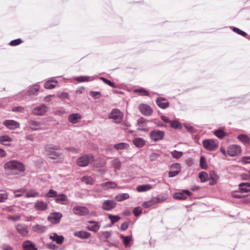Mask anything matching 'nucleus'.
I'll return each mask as SVG.
<instances>
[{"instance_id": "f257e3e1", "label": "nucleus", "mask_w": 250, "mask_h": 250, "mask_svg": "<svg viewBox=\"0 0 250 250\" xmlns=\"http://www.w3.org/2000/svg\"><path fill=\"white\" fill-rule=\"evenodd\" d=\"M4 168L6 170L23 172L25 170L24 165L16 160H11L6 163Z\"/></svg>"}, {"instance_id": "f03ea898", "label": "nucleus", "mask_w": 250, "mask_h": 250, "mask_svg": "<svg viewBox=\"0 0 250 250\" xmlns=\"http://www.w3.org/2000/svg\"><path fill=\"white\" fill-rule=\"evenodd\" d=\"M204 148L207 151H213L217 149L219 142L216 139H205L202 142Z\"/></svg>"}, {"instance_id": "7ed1b4c3", "label": "nucleus", "mask_w": 250, "mask_h": 250, "mask_svg": "<svg viewBox=\"0 0 250 250\" xmlns=\"http://www.w3.org/2000/svg\"><path fill=\"white\" fill-rule=\"evenodd\" d=\"M94 158L91 154H84L79 157L77 160V165L81 167L87 166L94 161Z\"/></svg>"}, {"instance_id": "20e7f679", "label": "nucleus", "mask_w": 250, "mask_h": 250, "mask_svg": "<svg viewBox=\"0 0 250 250\" xmlns=\"http://www.w3.org/2000/svg\"><path fill=\"white\" fill-rule=\"evenodd\" d=\"M108 117L116 124L122 123L123 119V114L118 109H113L109 114Z\"/></svg>"}, {"instance_id": "39448f33", "label": "nucleus", "mask_w": 250, "mask_h": 250, "mask_svg": "<svg viewBox=\"0 0 250 250\" xmlns=\"http://www.w3.org/2000/svg\"><path fill=\"white\" fill-rule=\"evenodd\" d=\"M45 152L52 159L58 158L61 155V152L59 151L58 148L56 146L54 147L51 146H47L45 147Z\"/></svg>"}, {"instance_id": "423d86ee", "label": "nucleus", "mask_w": 250, "mask_h": 250, "mask_svg": "<svg viewBox=\"0 0 250 250\" xmlns=\"http://www.w3.org/2000/svg\"><path fill=\"white\" fill-rule=\"evenodd\" d=\"M241 147L237 145H232L229 146L227 149L228 154L231 156H236L241 152Z\"/></svg>"}, {"instance_id": "0eeeda50", "label": "nucleus", "mask_w": 250, "mask_h": 250, "mask_svg": "<svg viewBox=\"0 0 250 250\" xmlns=\"http://www.w3.org/2000/svg\"><path fill=\"white\" fill-rule=\"evenodd\" d=\"M62 215L59 212H54L50 213L47 217V220L53 224H57L60 223Z\"/></svg>"}, {"instance_id": "6e6552de", "label": "nucleus", "mask_w": 250, "mask_h": 250, "mask_svg": "<svg viewBox=\"0 0 250 250\" xmlns=\"http://www.w3.org/2000/svg\"><path fill=\"white\" fill-rule=\"evenodd\" d=\"M48 108L44 104L37 106L33 108L32 113L37 116H42L48 111Z\"/></svg>"}, {"instance_id": "1a4fd4ad", "label": "nucleus", "mask_w": 250, "mask_h": 250, "mask_svg": "<svg viewBox=\"0 0 250 250\" xmlns=\"http://www.w3.org/2000/svg\"><path fill=\"white\" fill-rule=\"evenodd\" d=\"M166 198H154L149 201L143 203L142 204V206L143 208H147L151 207V206L155 204L163 202L164 201L166 200Z\"/></svg>"}, {"instance_id": "9d476101", "label": "nucleus", "mask_w": 250, "mask_h": 250, "mask_svg": "<svg viewBox=\"0 0 250 250\" xmlns=\"http://www.w3.org/2000/svg\"><path fill=\"white\" fill-rule=\"evenodd\" d=\"M164 136V132L159 130H154L150 132V137L154 141H157L162 140Z\"/></svg>"}, {"instance_id": "9b49d317", "label": "nucleus", "mask_w": 250, "mask_h": 250, "mask_svg": "<svg viewBox=\"0 0 250 250\" xmlns=\"http://www.w3.org/2000/svg\"><path fill=\"white\" fill-rule=\"evenodd\" d=\"M116 206V203L113 200L104 201L102 205V208L106 211L111 210Z\"/></svg>"}, {"instance_id": "f8f14e48", "label": "nucleus", "mask_w": 250, "mask_h": 250, "mask_svg": "<svg viewBox=\"0 0 250 250\" xmlns=\"http://www.w3.org/2000/svg\"><path fill=\"white\" fill-rule=\"evenodd\" d=\"M73 211L74 213L79 215H86L89 213V210L84 207L76 206L73 208Z\"/></svg>"}, {"instance_id": "ddd939ff", "label": "nucleus", "mask_w": 250, "mask_h": 250, "mask_svg": "<svg viewBox=\"0 0 250 250\" xmlns=\"http://www.w3.org/2000/svg\"><path fill=\"white\" fill-rule=\"evenodd\" d=\"M191 193L188 190H184L181 192L175 193L173 195V197L177 200H185L188 197L190 196Z\"/></svg>"}, {"instance_id": "4468645a", "label": "nucleus", "mask_w": 250, "mask_h": 250, "mask_svg": "<svg viewBox=\"0 0 250 250\" xmlns=\"http://www.w3.org/2000/svg\"><path fill=\"white\" fill-rule=\"evenodd\" d=\"M101 224L100 222L94 221H90L87 222V228L90 231L97 232L99 230Z\"/></svg>"}, {"instance_id": "2eb2a0df", "label": "nucleus", "mask_w": 250, "mask_h": 250, "mask_svg": "<svg viewBox=\"0 0 250 250\" xmlns=\"http://www.w3.org/2000/svg\"><path fill=\"white\" fill-rule=\"evenodd\" d=\"M3 125L10 129H15L20 127V124L13 120H5L3 123Z\"/></svg>"}, {"instance_id": "dca6fc26", "label": "nucleus", "mask_w": 250, "mask_h": 250, "mask_svg": "<svg viewBox=\"0 0 250 250\" xmlns=\"http://www.w3.org/2000/svg\"><path fill=\"white\" fill-rule=\"evenodd\" d=\"M15 228L17 232L22 236H26L28 233V227L24 224H18Z\"/></svg>"}, {"instance_id": "f3484780", "label": "nucleus", "mask_w": 250, "mask_h": 250, "mask_svg": "<svg viewBox=\"0 0 250 250\" xmlns=\"http://www.w3.org/2000/svg\"><path fill=\"white\" fill-rule=\"evenodd\" d=\"M139 110L141 113L145 116H150L152 113L151 108L146 104H142L139 106Z\"/></svg>"}, {"instance_id": "a211bd4d", "label": "nucleus", "mask_w": 250, "mask_h": 250, "mask_svg": "<svg viewBox=\"0 0 250 250\" xmlns=\"http://www.w3.org/2000/svg\"><path fill=\"white\" fill-rule=\"evenodd\" d=\"M49 238L58 244H62L64 241V238L62 235H58L56 233H53L49 236Z\"/></svg>"}, {"instance_id": "6ab92c4d", "label": "nucleus", "mask_w": 250, "mask_h": 250, "mask_svg": "<svg viewBox=\"0 0 250 250\" xmlns=\"http://www.w3.org/2000/svg\"><path fill=\"white\" fill-rule=\"evenodd\" d=\"M47 227L41 224H36L32 226V230L37 233H43L47 230Z\"/></svg>"}, {"instance_id": "aec40b11", "label": "nucleus", "mask_w": 250, "mask_h": 250, "mask_svg": "<svg viewBox=\"0 0 250 250\" xmlns=\"http://www.w3.org/2000/svg\"><path fill=\"white\" fill-rule=\"evenodd\" d=\"M96 78V76L89 77L87 76H81L79 77H74L73 79L79 83H83L92 81L95 80Z\"/></svg>"}, {"instance_id": "412c9836", "label": "nucleus", "mask_w": 250, "mask_h": 250, "mask_svg": "<svg viewBox=\"0 0 250 250\" xmlns=\"http://www.w3.org/2000/svg\"><path fill=\"white\" fill-rule=\"evenodd\" d=\"M22 246L24 250H38L35 244L29 240L24 242Z\"/></svg>"}, {"instance_id": "4be33fe9", "label": "nucleus", "mask_w": 250, "mask_h": 250, "mask_svg": "<svg viewBox=\"0 0 250 250\" xmlns=\"http://www.w3.org/2000/svg\"><path fill=\"white\" fill-rule=\"evenodd\" d=\"M239 192L243 193L250 191V183L243 182L239 184Z\"/></svg>"}, {"instance_id": "5701e85b", "label": "nucleus", "mask_w": 250, "mask_h": 250, "mask_svg": "<svg viewBox=\"0 0 250 250\" xmlns=\"http://www.w3.org/2000/svg\"><path fill=\"white\" fill-rule=\"evenodd\" d=\"M82 116L79 113H72L68 117V121L72 124H76L79 122Z\"/></svg>"}, {"instance_id": "b1692460", "label": "nucleus", "mask_w": 250, "mask_h": 250, "mask_svg": "<svg viewBox=\"0 0 250 250\" xmlns=\"http://www.w3.org/2000/svg\"><path fill=\"white\" fill-rule=\"evenodd\" d=\"M48 208V204L45 202L42 201L37 202L35 205V209L40 211L46 210Z\"/></svg>"}, {"instance_id": "393cba45", "label": "nucleus", "mask_w": 250, "mask_h": 250, "mask_svg": "<svg viewBox=\"0 0 250 250\" xmlns=\"http://www.w3.org/2000/svg\"><path fill=\"white\" fill-rule=\"evenodd\" d=\"M156 103L159 107L162 109H165L168 106L169 103L165 99L159 98L156 100Z\"/></svg>"}, {"instance_id": "a878e982", "label": "nucleus", "mask_w": 250, "mask_h": 250, "mask_svg": "<svg viewBox=\"0 0 250 250\" xmlns=\"http://www.w3.org/2000/svg\"><path fill=\"white\" fill-rule=\"evenodd\" d=\"M58 83V82L54 79H51L48 81H47L44 85V87L45 88L47 89H51L56 87V83Z\"/></svg>"}, {"instance_id": "bb28decb", "label": "nucleus", "mask_w": 250, "mask_h": 250, "mask_svg": "<svg viewBox=\"0 0 250 250\" xmlns=\"http://www.w3.org/2000/svg\"><path fill=\"white\" fill-rule=\"evenodd\" d=\"M55 200L57 203L64 205L66 204L68 201L67 196L63 194L57 195Z\"/></svg>"}, {"instance_id": "cd10ccee", "label": "nucleus", "mask_w": 250, "mask_h": 250, "mask_svg": "<svg viewBox=\"0 0 250 250\" xmlns=\"http://www.w3.org/2000/svg\"><path fill=\"white\" fill-rule=\"evenodd\" d=\"M219 179V176L217 174L213 171H212L209 173V180L210 185H215Z\"/></svg>"}, {"instance_id": "c85d7f7f", "label": "nucleus", "mask_w": 250, "mask_h": 250, "mask_svg": "<svg viewBox=\"0 0 250 250\" xmlns=\"http://www.w3.org/2000/svg\"><path fill=\"white\" fill-rule=\"evenodd\" d=\"M117 184L114 182L109 181L104 182L100 185V186L104 189L107 190L110 188H115L117 187Z\"/></svg>"}, {"instance_id": "c756f323", "label": "nucleus", "mask_w": 250, "mask_h": 250, "mask_svg": "<svg viewBox=\"0 0 250 250\" xmlns=\"http://www.w3.org/2000/svg\"><path fill=\"white\" fill-rule=\"evenodd\" d=\"M28 123L30 128L34 131L39 130L41 125V123L34 120L29 121Z\"/></svg>"}, {"instance_id": "7c9ffc66", "label": "nucleus", "mask_w": 250, "mask_h": 250, "mask_svg": "<svg viewBox=\"0 0 250 250\" xmlns=\"http://www.w3.org/2000/svg\"><path fill=\"white\" fill-rule=\"evenodd\" d=\"M152 188V186L149 184H145L138 186L136 189L138 192H145L150 190Z\"/></svg>"}, {"instance_id": "2f4dec72", "label": "nucleus", "mask_w": 250, "mask_h": 250, "mask_svg": "<svg viewBox=\"0 0 250 250\" xmlns=\"http://www.w3.org/2000/svg\"><path fill=\"white\" fill-rule=\"evenodd\" d=\"M133 142L135 146L138 147L143 146L146 143V141L142 138H135L134 139Z\"/></svg>"}, {"instance_id": "473e14b6", "label": "nucleus", "mask_w": 250, "mask_h": 250, "mask_svg": "<svg viewBox=\"0 0 250 250\" xmlns=\"http://www.w3.org/2000/svg\"><path fill=\"white\" fill-rule=\"evenodd\" d=\"M90 235V233L84 231H80L75 233V236L83 239H86L89 237Z\"/></svg>"}, {"instance_id": "72a5a7b5", "label": "nucleus", "mask_w": 250, "mask_h": 250, "mask_svg": "<svg viewBox=\"0 0 250 250\" xmlns=\"http://www.w3.org/2000/svg\"><path fill=\"white\" fill-rule=\"evenodd\" d=\"M129 198V195L126 193H120L115 197V199L118 201L121 202L123 200L127 199Z\"/></svg>"}, {"instance_id": "f704fd0d", "label": "nucleus", "mask_w": 250, "mask_h": 250, "mask_svg": "<svg viewBox=\"0 0 250 250\" xmlns=\"http://www.w3.org/2000/svg\"><path fill=\"white\" fill-rule=\"evenodd\" d=\"M198 177L202 183L206 182L209 180V176L208 173L205 171L200 172Z\"/></svg>"}, {"instance_id": "c9c22d12", "label": "nucleus", "mask_w": 250, "mask_h": 250, "mask_svg": "<svg viewBox=\"0 0 250 250\" xmlns=\"http://www.w3.org/2000/svg\"><path fill=\"white\" fill-rule=\"evenodd\" d=\"M129 146V145L127 143H120L114 145V147L117 150H123L127 149Z\"/></svg>"}, {"instance_id": "e433bc0d", "label": "nucleus", "mask_w": 250, "mask_h": 250, "mask_svg": "<svg viewBox=\"0 0 250 250\" xmlns=\"http://www.w3.org/2000/svg\"><path fill=\"white\" fill-rule=\"evenodd\" d=\"M11 141V138L7 135H3L0 137V143L3 145H7Z\"/></svg>"}, {"instance_id": "4c0bfd02", "label": "nucleus", "mask_w": 250, "mask_h": 250, "mask_svg": "<svg viewBox=\"0 0 250 250\" xmlns=\"http://www.w3.org/2000/svg\"><path fill=\"white\" fill-rule=\"evenodd\" d=\"M170 126L175 129H181L182 128L181 124L177 120H173L170 122Z\"/></svg>"}, {"instance_id": "58836bf2", "label": "nucleus", "mask_w": 250, "mask_h": 250, "mask_svg": "<svg viewBox=\"0 0 250 250\" xmlns=\"http://www.w3.org/2000/svg\"><path fill=\"white\" fill-rule=\"evenodd\" d=\"M237 139L245 144L249 143L250 142V138L245 134H240L237 136Z\"/></svg>"}, {"instance_id": "ea45409f", "label": "nucleus", "mask_w": 250, "mask_h": 250, "mask_svg": "<svg viewBox=\"0 0 250 250\" xmlns=\"http://www.w3.org/2000/svg\"><path fill=\"white\" fill-rule=\"evenodd\" d=\"M40 88V87L38 84H35L29 88L28 92L29 94L33 95L39 90Z\"/></svg>"}, {"instance_id": "a19ab883", "label": "nucleus", "mask_w": 250, "mask_h": 250, "mask_svg": "<svg viewBox=\"0 0 250 250\" xmlns=\"http://www.w3.org/2000/svg\"><path fill=\"white\" fill-rule=\"evenodd\" d=\"M120 237L123 239V243L125 247H127L131 240V237L130 236H125L122 235L120 236Z\"/></svg>"}, {"instance_id": "79ce46f5", "label": "nucleus", "mask_w": 250, "mask_h": 250, "mask_svg": "<svg viewBox=\"0 0 250 250\" xmlns=\"http://www.w3.org/2000/svg\"><path fill=\"white\" fill-rule=\"evenodd\" d=\"M8 197V193L5 191H0V203L4 202Z\"/></svg>"}, {"instance_id": "37998d69", "label": "nucleus", "mask_w": 250, "mask_h": 250, "mask_svg": "<svg viewBox=\"0 0 250 250\" xmlns=\"http://www.w3.org/2000/svg\"><path fill=\"white\" fill-rule=\"evenodd\" d=\"M214 134L217 138L219 139L223 138L226 135V133L221 129H219L217 130H215L214 132Z\"/></svg>"}, {"instance_id": "c03bdc74", "label": "nucleus", "mask_w": 250, "mask_h": 250, "mask_svg": "<svg viewBox=\"0 0 250 250\" xmlns=\"http://www.w3.org/2000/svg\"><path fill=\"white\" fill-rule=\"evenodd\" d=\"M40 196L39 192L35 190H31L28 191L26 194L27 197H37Z\"/></svg>"}, {"instance_id": "a18cd8bd", "label": "nucleus", "mask_w": 250, "mask_h": 250, "mask_svg": "<svg viewBox=\"0 0 250 250\" xmlns=\"http://www.w3.org/2000/svg\"><path fill=\"white\" fill-rule=\"evenodd\" d=\"M111 164L115 170H118L121 167V163L118 159H114L112 161Z\"/></svg>"}, {"instance_id": "49530a36", "label": "nucleus", "mask_w": 250, "mask_h": 250, "mask_svg": "<svg viewBox=\"0 0 250 250\" xmlns=\"http://www.w3.org/2000/svg\"><path fill=\"white\" fill-rule=\"evenodd\" d=\"M82 181L87 185H92L94 183L92 178L90 176H84L82 178Z\"/></svg>"}, {"instance_id": "de8ad7c7", "label": "nucleus", "mask_w": 250, "mask_h": 250, "mask_svg": "<svg viewBox=\"0 0 250 250\" xmlns=\"http://www.w3.org/2000/svg\"><path fill=\"white\" fill-rule=\"evenodd\" d=\"M172 157L175 159H179L182 157L183 154V152L177 151L176 150L171 152Z\"/></svg>"}, {"instance_id": "09e8293b", "label": "nucleus", "mask_w": 250, "mask_h": 250, "mask_svg": "<svg viewBox=\"0 0 250 250\" xmlns=\"http://www.w3.org/2000/svg\"><path fill=\"white\" fill-rule=\"evenodd\" d=\"M134 92L142 96H148V92L143 88H140L134 90Z\"/></svg>"}, {"instance_id": "8fccbe9b", "label": "nucleus", "mask_w": 250, "mask_h": 250, "mask_svg": "<svg viewBox=\"0 0 250 250\" xmlns=\"http://www.w3.org/2000/svg\"><path fill=\"white\" fill-rule=\"evenodd\" d=\"M57 196V192L53 189H50L49 192L46 194V198H54L55 199L56 197Z\"/></svg>"}, {"instance_id": "3c124183", "label": "nucleus", "mask_w": 250, "mask_h": 250, "mask_svg": "<svg viewBox=\"0 0 250 250\" xmlns=\"http://www.w3.org/2000/svg\"><path fill=\"white\" fill-rule=\"evenodd\" d=\"M108 218L110 220L112 224H114L116 222L119 221L121 218L119 216L117 215H113L111 214L108 215Z\"/></svg>"}, {"instance_id": "603ef678", "label": "nucleus", "mask_w": 250, "mask_h": 250, "mask_svg": "<svg viewBox=\"0 0 250 250\" xmlns=\"http://www.w3.org/2000/svg\"><path fill=\"white\" fill-rule=\"evenodd\" d=\"M200 165L202 168L206 169L208 167V165L206 163V158L204 156L200 158Z\"/></svg>"}, {"instance_id": "864d4df0", "label": "nucleus", "mask_w": 250, "mask_h": 250, "mask_svg": "<svg viewBox=\"0 0 250 250\" xmlns=\"http://www.w3.org/2000/svg\"><path fill=\"white\" fill-rule=\"evenodd\" d=\"M233 31L237 33L239 35H240L243 37H245L247 35V33L245 32L244 31L240 30V29L237 28V27H233L232 28Z\"/></svg>"}, {"instance_id": "5fc2aeb1", "label": "nucleus", "mask_w": 250, "mask_h": 250, "mask_svg": "<svg viewBox=\"0 0 250 250\" xmlns=\"http://www.w3.org/2000/svg\"><path fill=\"white\" fill-rule=\"evenodd\" d=\"M100 79L102 80L104 83H106L107 84L110 86L111 87H114V88L116 87V85L114 83H113L111 81L106 79L105 78H103V77H100Z\"/></svg>"}, {"instance_id": "6e6d98bb", "label": "nucleus", "mask_w": 250, "mask_h": 250, "mask_svg": "<svg viewBox=\"0 0 250 250\" xmlns=\"http://www.w3.org/2000/svg\"><path fill=\"white\" fill-rule=\"evenodd\" d=\"M22 42V40L21 39H18L11 41L9 45L11 46H16L21 44Z\"/></svg>"}, {"instance_id": "4d7b16f0", "label": "nucleus", "mask_w": 250, "mask_h": 250, "mask_svg": "<svg viewBox=\"0 0 250 250\" xmlns=\"http://www.w3.org/2000/svg\"><path fill=\"white\" fill-rule=\"evenodd\" d=\"M142 210L140 207H136L133 210V213L135 216H137L142 213Z\"/></svg>"}, {"instance_id": "13d9d810", "label": "nucleus", "mask_w": 250, "mask_h": 250, "mask_svg": "<svg viewBox=\"0 0 250 250\" xmlns=\"http://www.w3.org/2000/svg\"><path fill=\"white\" fill-rule=\"evenodd\" d=\"M46 247L49 249H50L52 250H60V248H59L58 246H57L53 244H51V243L48 244L46 245Z\"/></svg>"}, {"instance_id": "bf43d9fd", "label": "nucleus", "mask_w": 250, "mask_h": 250, "mask_svg": "<svg viewBox=\"0 0 250 250\" xmlns=\"http://www.w3.org/2000/svg\"><path fill=\"white\" fill-rule=\"evenodd\" d=\"M66 149L68 151L71 152L72 153L77 154L80 151V150L79 148H75V147H67Z\"/></svg>"}, {"instance_id": "052dcab7", "label": "nucleus", "mask_w": 250, "mask_h": 250, "mask_svg": "<svg viewBox=\"0 0 250 250\" xmlns=\"http://www.w3.org/2000/svg\"><path fill=\"white\" fill-rule=\"evenodd\" d=\"M180 171L179 170L169 171L168 173L169 177H174L176 176V175H177L179 174V173L180 172Z\"/></svg>"}, {"instance_id": "680f3d73", "label": "nucleus", "mask_w": 250, "mask_h": 250, "mask_svg": "<svg viewBox=\"0 0 250 250\" xmlns=\"http://www.w3.org/2000/svg\"><path fill=\"white\" fill-rule=\"evenodd\" d=\"M90 95L94 98L97 99L100 97V93L98 91H91L90 93Z\"/></svg>"}, {"instance_id": "e2e57ef3", "label": "nucleus", "mask_w": 250, "mask_h": 250, "mask_svg": "<svg viewBox=\"0 0 250 250\" xmlns=\"http://www.w3.org/2000/svg\"><path fill=\"white\" fill-rule=\"evenodd\" d=\"M8 218L9 220L16 222L20 220L21 217L19 215L16 216H9Z\"/></svg>"}, {"instance_id": "0e129e2a", "label": "nucleus", "mask_w": 250, "mask_h": 250, "mask_svg": "<svg viewBox=\"0 0 250 250\" xmlns=\"http://www.w3.org/2000/svg\"><path fill=\"white\" fill-rule=\"evenodd\" d=\"M128 225L129 224L128 222H124L122 223L121 226V229L123 231L127 229Z\"/></svg>"}, {"instance_id": "69168bd1", "label": "nucleus", "mask_w": 250, "mask_h": 250, "mask_svg": "<svg viewBox=\"0 0 250 250\" xmlns=\"http://www.w3.org/2000/svg\"><path fill=\"white\" fill-rule=\"evenodd\" d=\"M59 98L62 99H65L68 98V95L67 93L62 92L59 95Z\"/></svg>"}, {"instance_id": "338daca9", "label": "nucleus", "mask_w": 250, "mask_h": 250, "mask_svg": "<svg viewBox=\"0 0 250 250\" xmlns=\"http://www.w3.org/2000/svg\"><path fill=\"white\" fill-rule=\"evenodd\" d=\"M146 121L144 118H141L137 121V124L139 125L144 126V124L146 123Z\"/></svg>"}, {"instance_id": "774afa93", "label": "nucleus", "mask_w": 250, "mask_h": 250, "mask_svg": "<svg viewBox=\"0 0 250 250\" xmlns=\"http://www.w3.org/2000/svg\"><path fill=\"white\" fill-rule=\"evenodd\" d=\"M111 235V233L110 232L107 231L102 232V235L105 238L108 239V238H109L110 237Z\"/></svg>"}]
</instances>
